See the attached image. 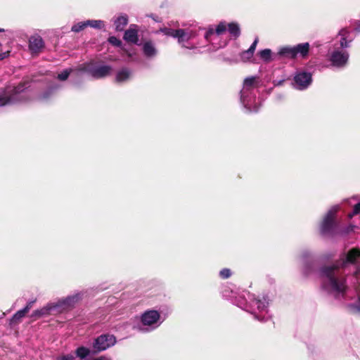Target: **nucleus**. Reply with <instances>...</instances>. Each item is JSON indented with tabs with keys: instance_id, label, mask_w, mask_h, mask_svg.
Listing matches in <instances>:
<instances>
[{
	"instance_id": "nucleus-1",
	"label": "nucleus",
	"mask_w": 360,
	"mask_h": 360,
	"mask_svg": "<svg viewBox=\"0 0 360 360\" xmlns=\"http://www.w3.org/2000/svg\"><path fill=\"white\" fill-rule=\"evenodd\" d=\"M360 260V250L352 248L341 256L333 264L321 269L323 288L337 298L344 297L347 285L342 273L348 265L357 264Z\"/></svg>"
},
{
	"instance_id": "nucleus-2",
	"label": "nucleus",
	"mask_w": 360,
	"mask_h": 360,
	"mask_svg": "<svg viewBox=\"0 0 360 360\" xmlns=\"http://www.w3.org/2000/svg\"><path fill=\"white\" fill-rule=\"evenodd\" d=\"M227 30L229 34L235 38L238 37L240 34V27L238 23L221 22L216 26L215 29L213 27L209 28L205 33V37L207 41H210L212 43L215 49L223 48L227 44L228 41L225 39L221 41L219 39L221 36Z\"/></svg>"
},
{
	"instance_id": "nucleus-3",
	"label": "nucleus",
	"mask_w": 360,
	"mask_h": 360,
	"mask_svg": "<svg viewBox=\"0 0 360 360\" xmlns=\"http://www.w3.org/2000/svg\"><path fill=\"white\" fill-rule=\"evenodd\" d=\"M349 32L347 29H342L339 32L340 47L335 48L330 54V61L332 65L337 68L345 67L349 60V53L345 50V48L349 47L352 39L347 40Z\"/></svg>"
},
{
	"instance_id": "nucleus-4",
	"label": "nucleus",
	"mask_w": 360,
	"mask_h": 360,
	"mask_svg": "<svg viewBox=\"0 0 360 360\" xmlns=\"http://www.w3.org/2000/svg\"><path fill=\"white\" fill-rule=\"evenodd\" d=\"M257 77H247L240 91V101L243 106L250 112H257L259 104L256 102L255 94L252 92L257 86Z\"/></svg>"
},
{
	"instance_id": "nucleus-5",
	"label": "nucleus",
	"mask_w": 360,
	"mask_h": 360,
	"mask_svg": "<svg viewBox=\"0 0 360 360\" xmlns=\"http://www.w3.org/2000/svg\"><path fill=\"white\" fill-rule=\"evenodd\" d=\"M82 297V294L81 292H77L74 295L68 296L65 298L60 299L56 303L48 304L41 309L34 311L32 314V316L40 317L41 316L49 314L51 310L58 308L65 309L72 307L75 303L81 300Z\"/></svg>"
},
{
	"instance_id": "nucleus-6",
	"label": "nucleus",
	"mask_w": 360,
	"mask_h": 360,
	"mask_svg": "<svg viewBox=\"0 0 360 360\" xmlns=\"http://www.w3.org/2000/svg\"><path fill=\"white\" fill-rule=\"evenodd\" d=\"M141 322L143 331H150L157 328L162 323L161 316L160 313L156 310L146 311L141 316Z\"/></svg>"
},
{
	"instance_id": "nucleus-7",
	"label": "nucleus",
	"mask_w": 360,
	"mask_h": 360,
	"mask_svg": "<svg viewBox=\"0 0 360 360\" xmlns=\"http://www.w3.org/2000/svg\"><path fill=\"white\" fill-rule=\"evenodd\" d=\"M23 89L19 86L12 89H6L0 92V106L14 103L17 101H21L22 96L20 93Z\"/></svg>"
},
{
	"instance_id": "nucleus-8",
	"label": "nucleus",
	"mask_w": 360,
	"mask_h": 360,
	"mask_svg": "<svg viewBox=\"0 0 360 360\" xmlns=\"http://www.w3.org/2000/svg\"><path fill=\"white\" fill-rule=\"evenodd\" d=\"M339 208V205L332 207L324 217L320 226V231L322 234L327 235L333 233L335 226L334 221L335 215Z\"/></svg>"
},
{
	"instance_id": "nucleus-9",
	"label": "nucleus",
	"mask_w": 360,
	"mask_h": 360,
	"mask_svg": "<svg viewBox=\"0 0 360 360\" xmlns=\"http://www.w3.org/2000/svg\"><path fill=\"white\" fill-rule=\"evenodd\" d=\"M116 342L115 338L112 335H101L95 340L94 348L96 351L105 350L108 347L113 346Z\"/></svg>"
},
{
	"instance_id": "nucleus-10",
	"label": "nucleus",
	"mask_w": 360,
	"mask_h": 360,
	"mask_svg": "<svg viewBox=\"0 0 360 360\" xmlns=\"http://www.w3.org/2000/svg\"><path fill=\"white\" fill-rule=\"evenodd\" d=\"M196 35V32L193 30L179 29L176 38L178 39L179 44H181L182 47L187 49H194V46H187L186 44L190 39H193Z\"/></svg>"
},
{
	"instance_id": "nucleus-11",
	"label": "nucleus",
	"mask_w": 360,
	"mask_h": 360,
	"mask_svg": "<svg viewBox=\"0 0 360 360\" xmlns=\"http://www.w3.org/2000/svg\"><path fill=\"white\" fill-rule=\"evenodd\" d=\"M296 89L302 90L307 88L311 83V75L309 72H298L294 78Z\"/></svg>"
},
{
	"instance_id": "nucleus-12",
	"label": "nucleus",
	"mask_w": 360,
	"mask_h": 360,
	"mask_svg": "<svg viewBox=\"0 0 360 360\" xmlns=\"http://www.w3.org/2000/svg\"><path fill=\"white\" fill-rule=\"evenodd\" d=\"M85 71L89 72L93 77L99 79L109 75L112 71V68L109 65H101L96 68L88 65L85 68Z\"/></svg>"
},
{
	"instance_id": "nucleus-13",
	"label": "nucleus",
	"mask_w": 360,
	"mask_h": 360,
	"mask_svg": "<svg viewBox=\"0 0 360 360\" xmlns=\"http://www.w3.org/2000/svg\"><path fill=\"white\" fill-rule=\"evenodd\" d=\"M269 302L266 297H263L262 298L254 299L251 300L250 307L252 314H256L255 310L257 309L259 313H264L267 311V307Z\"/></svg>"
},
{
	"instance_id": "nucleus-14",
	"label": "nucleus",
	"mask_w": 360,
	"mask_h": 360,
	"mask_svg": "<svg viewBox=\"0 0 360 360\" xmlns=\"http://www.w3.org/2000/svg\"><path fill=\"white\" fill-rule=\"evenodd\" d=\"M354 278L356 280L354 286L356 290L358 301L356 303L350 304L349 308L353 312H360V268L355 271Z\"/></svg>"
},
{
	"instance_id": "nucleus-15",
	"label": "nucleus",
	"mask_w": 360,
	"mask_h": 360,
	"mask_svg": "<svg viewBox=\"0 0 360 360\" xmlns=\"http://www.w3.org/2000/svg\"><path fill=\"white\" fill-rule=\"evenodd\" d=\"M44 46L42 38L38 34L32 35L29 39V49L32 53H39Z\"/></svg>"
},
{
	"instance_id": "nucleus-16",
	"label": "nucleus",
	"mask_w": 360,
	"mask_h": 360,
	"mask_svg": "<svg viewBox=\"0 0 360 360\" xmlns=\"http://www.w3.org/2000/svg\"><path fill=\"white\" fill-rule=\"evenodd\" d=\"M142 50L146 58H154L158 54V50L155 44L150 41H145L143 44Z\"/></svg>"
},
{
	"instance_id": "nucleus-17",
	"label": "nucleus",
	"mask_w": 360,
	"mask_h": 360,
	"mask_svg": "<svg viewBox=\"0 0 360 360\" xmlns=\"http://www.w3.org/2000/svg\"><path fill=\"white\" fill-rule=\"evenodd\" d=\"M124 39L125 41L132 43L137 44L139 41L138 37V31L136 30V27L134 25H131L129 28L125 31Z\"/></svg>"
},
{
	"instance_id": "nucleus-18",
	"label": "nucleus",
	"mask_w": 360,
	"mask_h": 360,
	"mask_svg": "<svg viewBox=\"0 0 360 360\" xmlns=\"http://www.w3.org/2000/svg\"><path fill=\"white\" fill-rule=\"evenodd\" d=\"M131 71L127 68H123L118 71L116 74L115 81L122 83L129 80L131 76Z\"/></svg>"
},
{
	"instance_id": "nucleus-19",
	"label": "nucleus",
	"mask_w": 360,
	"mask_h": 360,
	"mask_svg": "<svg viewBox=\"0 0 360 360\" xmlns=\"http://www.w3.org/2000/svg\"><path fill=\"white\" fill-rule=\"evenodd\" d=\"M277 55L281 57L294 58H295L294 47L290 46L281 47L278 51Z\"/></svg>"
},
{
	"instance_id": "nucleus-20",
	"label": "nucleus",
	"mask_w": 360,
	"mask_h": 360,
	"mask_svg": "<svg viewBox=\"0 0 360 360\" xmlns=\"http://www.w3.org/2000/svg\"><path fill=\"white\" fill-rule=\"evenodd\" d=\"M294 47V51L295 52V57L300 54L302 57L304 58L307 56L309 50V43L299 44Z\"/></svg>"
},
{
	"instance_id": "nucleus-21",
	"label": "nucleus",
	"mask_w": 360,
	"mask_h": 360,
	"mask_svg": "<svg viewBox=\"0 0 360 360\" xmlns=\"http://www.w3.org/2000/svg\"><path fill=\"white\" fill-rule=\"evenodd\" d=\"M128 23V18L126 15H121L118 16L114 20V24L115 25V30L117 31H122L124 30V27Z\"/></svg>"
},
{
	"instance_id": "nucleus-22",
	"label": "nucleus",
	"mask_w": 360,
	"mask_h": 360,
	"mask_svg": "<svg viewBox=\"0 0 360 360\" xmlns=\"http://www.w3.org/2000/svg\"><path fill=\"white\" fill-rule=\"evenodd\" d=\"M86 27L89 26L95 29H102L105 27V22L100 20H88L86 21Z\"/></svg>"
},
{
	"instance_id": "nucleus-23",
	"label": "nucleus",
	"mask_w": 360,
	"mask_h": 360,
	"mask_svg": "<svg viewBox=\"0 0 360 360\" xmlns=\"http://www.w3.org/2000/svg\"><path fill=\"white\" fill-rule=\"evenodd\" d=\"M260 58L264 62H269L272 60L271 51L269 49H264L258 53Z\"/></svg>"
},
{
	"instance_id": "nucleus-24",
	"label": "nucleus",
	"mask_w": 360,
	"mask_h": 360,
	"mask_svg": "<svg viewBox=\"0 0 360 360\" xmlns=\"http://www.w3.org/2000/svg\"><path fill=\"white\" fill-rule=\"evenodd\" d=\"M160 31L161 32H162L163 34H165V35L171 36L174 38H176L177 34H178V30H174V29L168 28V27H165V28L160 29Z\"/></svg>"
},
{
	"instance_id": "nucleus-25",
	"label": "nucleus",
	"mask_w": 360,
	"mask_h": 360,
	"mask_svg": "<svg viewBox=\"0 0 360 360\" xmlns=\"http://www.w3.org/2000/svg\"><path fill=\"white\" fill-rule=\"evenodd\" d=\"M27 314V309H21L18 311L13 316V322H18Z\"/></svg>"
},
{
	"instance_id": "nucleus-26",
	"label": "nucleus",
	"mask_w": 360,
	"mask_h": 360,
	"mask_svg": "<svg viewBox=\"0 0 360 360\" xmlns=\"http://www.w3.org/2000/svg\"><path fill=\"white\" fill-rule=\"evenodd\" d=\"M252 56L253 53L251 51L246 50L240 53V60L243 62L246 63L250 61Z\"/></svg>"
},
{
	"instance_id": "nucleus-27",
	"label": "nucleus",
	"mask_w": 360,
	"mask_h": 360,
	"mask_svg": "<svg viewBox=\"0 0 360 360\" xmlns=\"http://www.w3.org/2000/svg\"><path fill=\"white\" fill-rule=\"evenodd\" d=\"M86 27V21L79 22L72 27V31L75 32H79L81 30Z\"/></svg>"
},
{
	"instance_id": "nucleus-28",
	"label": "nucleus",
	"mask_w": 360,
	"mask_h": 360,
	"mask_svg": "<svg viewBox=\"0 0 360 360\" xmlns=\"http://www.w3.org/2000/svg\"><path fill=\"white\" fill-rule=\"evenodd\" d=\"M89 354V349L86 347H81L77 349V355L81 358L86 357Z\"/></svg>"
},
{
	"instance_id": "nucleus-29",
	"label": "nucleus",
	"mask_w": 360,
	"mask_h": 360,
	"mask_svg": "<svg viewBox=\"0 0 360 360\" xmlns=\"http://www.w3.org/2000/svg\"><path fill=\"white\" fill-rule=\"evenodd\" d=\"M71 72V69H67L63 70L61 73L58 74V79L64 81L68 79L70 73Z\"/></svg>"
},
{
	"instance_id": "nucleus-30",
	"label": "nucleus",
	"mask_w": 360,
	"mask_h": 360,
	"mask_svg": "<svg viewBox=\"0 0 360 360\" xmlns=\"http://www.w3.org/2000/svg\"><path fill=\"white\" fill-rule=\"evenodd\" d=\"M219 275L222 278H228L231 276V272L229 269H224L219 272Z\"/></svg>"
},
{
	"instance_id": "nucleus-31",
	"label": "nucleus",
	"mask_w": 360,
	"mask_h": 360,
	"mask_svg": "<svg viewBox=\"0 0 360 360\" xmlns=\"http://www.w3.org/2000/svg\"><path fill=\"white\" fill-rule=\"evenodd\" d=\"M109 42L115 46H120L121 45V41L115 37H110L109 38Z\"/></svg>"
},
{
	"instance_id": "nucleus-32",
	"label": "nucleus",
	"mask_w": 360,
	"mask_h": 360,
	"mask_svg": "<svg viewBox=\"0 0 360 360\" xmlns=\"http://www.w3.org/2000/svg\"><path fill=\"white\" fill-rule=\"evenodd\" d=\"M359 212H360V202H359V203H357L356 205H354V211H353V212L352 214H349V217L351 218L354 215L357 214Z\"/></svg>"
},
{
	"instance_id": "nucleus-33",
	"label": "nucleus",
	"mask_w": 360,
	"mask_h": 360,
	"mask_svg": "<svg viewBox=\"0 0 360 360\" xmlns=\"http://www.w3.org/2000/svg\"><path fill=\"white\" fill-rule=\"evenodd\" d=\"M74 356L72 355H62L58 356L56 360H74Z\"/></svg>"
},
{
	"instance_id": "nucleus-34",
	"label": "nucleus",
	"mask_w": 360,
	"mask_h": 360,
	"mask_svg": "<svg viewBox=\"0 0 360 360\" xmlns=\"http://www.w3.org/2000/svg\"><path fill=\"white\" fill-rule=\"evenodd\" d=\"M123 51L125 52V53L127 55L129 58H132L136 54V52L132 49H124Z\"/></svg>"
},
{
	"instance_id": "nucleus-35",
	"label": "nucleus",
	"mask_w": 360,
	"mask_h": 360,
	"mask_svg": "<svg viewBox=\"0 0 360 360\" xmlns=\"http://www.w3.org/2000/svg\"><path fill=\"white\" fill-rule=\"evenodd\" d=\"M257 43H258V39L257 38L255 39V41H253V43L252 44V45L248 50L251 51L254 54V52L255 51Z\"/></svg>"
},
{
	"instance_id": "nucleus-36",
	"label": "nucleus",
	"mask_w": 360,
	"mask_h": 360,
	"mask_svg": "<svg viewBox=\"0 0 360 360\" xmlns=\"http://www.w3.org/2000/svg\"><path fill=\"white\" fill-rule=\"evenodd\" d=\"M9 53H10L9 51H7L3 52V53H0V60L8 57Z\"/></svg>"
},
{
	"instance_id": "nucleus-37",
	"label": "nucleus",
	"mask_w": 360,
	"mask_h": 360,
	"mask_svg": "<svg viewBox=\"0 0 360 360\" xmlns=\"http://www.w3.org/2000/svg\"><path fill=\"white\" fill-rule=\"evenodd\" d=\"M34 303V301L30 302L27 303V306L24 308V309H27V313L30 311V309L32 307V304Z\"/></svg>"
},
{
	"instance_id": "nucleus-38",
	"label": "nucleus",
	"mask_w": 360,
	"mask_h": 360,
	"mask_svg": "<svg viewBox=\"0 0 360 360\" xmlns=\"http://www.w3.org/2000/svg\"><path fill=\"white\" fill-rule=\"evenodd\" d=\"M255 318L259 321H264V319H265V317L264 316H259L257 314H255Z\"/></svg>"
},
{
	"instance_id": "nucleus-39",
	"label": "nucleus",
	"mask_w": 360,
	"mask_h": 360,
	"mask_svg": "<svg viewBox=\"0 0 360 360\" xmlns=\"http://www.w3.org/2000/svg\"><path fill=\"white\" fill-rule=\"evenodd\" d=\"M208 41L210 43H211L212 46L213 47V49L212 50H210V49H208V51H216L217 49H215L214 46L212 44V43L210 41Z\"/></svg>"
},
{
	"instance_id": "nucleus-40",
	"label": "nucleus",
	"mask_w": 360,
	"mask_h": 360,
	"mask_svg": "<svg viewBox=\"0 0 360 360\" xmlns=\"http://www.w3.org/2000/svg\"><path fill=\"white\" fill-rule=\"evenodd\" d=\"M93 360H109L105 357H101V358H98V359H93Z\"/></svg>"
},
{
	"instance_id": "nucleus-41",
	"label": "nucleus",
	"mask_w": 360,
	"mask_h": 360,
	"mask_svg": "<svg viewBox=\"0 0 360 360\" xmlns=\"http://www.w3.org/2000/svg\"><path fill=\"white\" fill-rule=\"evenodd\" d=\"M3 31V30L0 29V32Z\"/></svg>"
}]
</instances>
